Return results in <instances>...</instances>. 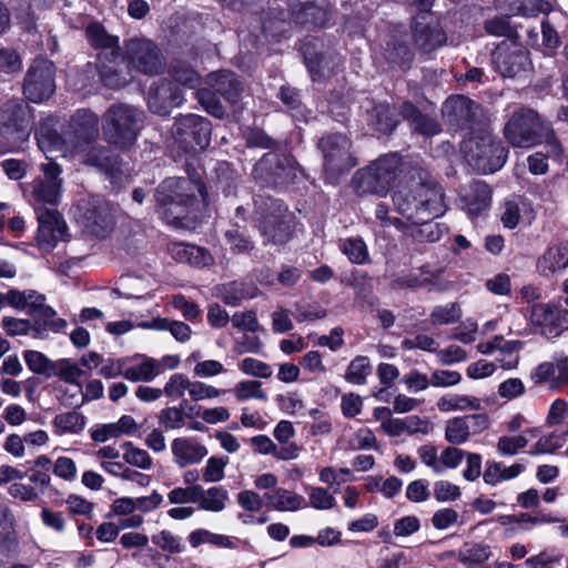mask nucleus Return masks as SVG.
Here are the masks:
<instances>
[{
  "mask_svg": "<svg viewBox=\"0 0 568 568\" xmlns=\"http://www.w3.org/2000/svg\"><path fill=\"white\" fill-rule=\"evenodd\" d=\"M170 72L175 82L186 88L194 89L200 84L197 72L184 63L172 64Z\"/></svg>",
  "mask_w": 568,
  "mask_h": 568,
  "instance_id": "54",
  "label": "nucleus"
},
{
  "mask_svg": "<svg viewBox=\"0 0 568 568\" xmlns=\"http://www.w3.org/2000/svg\"><path fill=\"white\" fill-rule=\"evenodd\" d=\"M393 203L408 222L433 221L447 210L443 187L419 166L409 172L408 184L394 193Z\"/></svg>",
  "mask_w": 568,
  "mask_h": 568,
  "instance_id": "1",
  "label": "nucleus"
},
{
  "mask_svg": "<svg viewBox=\"0 0 568 568\" xmlns=\"http://www.w3.org/2000/svg\"><path fill=\"white\" fill-rule=\"evenodd\" d=\"M206 83L217 94L223 97L227 102H237L241 92L243 91L242 83L236 75L227 70L212 72L206 78Z\"/></svg>",
  "mask_w": 568,
  "mask_h": 568,
  "instance_id": "30",
  "label": "nucleus"
},
{
  "mask_svg": "<svg viewBox=\"0 0 568 568\" xmlns=\"http://www.w3.org/2000/svg\"><path fill=\"white\" fill-rule=\"evenodd\" d=\"M498 7L513 16L534 17L551 10V4L545 0H497Z\"/></svg>",
  "mask_w": 568,
  "mask_h": 568,
  "instance_id": "38",
  "label": "nucleus"
},
{
  "mask_svg": "<svg viewBox=\"0 0 568 568\" xmlns=\"http://www.w3.org/2000/svg\"><path fill=\"white\" fill-rule=\"evenodd\" d=\"M10 306L18 311H26L33 318L53 317L55 311L45 304V296L34 290L19 291L11 288Z\"/></svg>",
  "mask_w": 568,
  "mask_h": 568,
  "instance_id": "23",
  "label": "nucleus"
},
{
  "mask_svg": "<svg viewBox=\"0 0 568 568\" xmlns=\"http://www.w3.org/2000/svg\"><path fill=\"white\" fill-rule=\"evenodd\" d=\"M402 116L409 122L414 132L424 136H433L440 132L438 121L427 114H423L413 103L404 102L400 106Z\"/></svg>",
  "mask_w": 568,
  "mask_h": 568,
  "instance_id": "31",
  "label": "nucleus"
},
{
  "mask_svg": "<svg viewBox=\"0 0 568 568\" xmlns=\"http://www.w3.org/2000/svg\"><path fill=\"white\" fill-rule=\"evenodd\" d=\"M122 447L125 450L123 458L128 464L141 469H150L152 467V458L146 450L135 447L131 442L124 443Z\"/></svg>",
  "mask_w": 568,
  "mask_h": 568,
  "instance_id": "52",
  "label": "nucleus"
},
{
  "mask_svg": "<svg viewBox=\"0 0 568 568\" xmlns=\"http://www.w3.org/2000/svg\"><path fill=\"white\" fill-rule=\"evenodd\" d=\"M77 210V220L84 232L97 237H106L111 233L114 219L104 200L93 197L82 201L78 204Z\"/></svg>",
  "mask_w": 568,
  "mask_h": 568,
  "instance_id": "15",
  "label": "nucleus"
},
{
  "mask_svg": "<svg viewBox=\"0 0 568 568\" xmlns=\"http://www.w3.org/2000/svg\"><path fill=\"white\" fill-rule=\"evenodd\" d=\"M84 153V163L98 168L108 174L111 179H115L121 172V160L118 154L104 145L88 146Z\"/></svg>",
  "mask_w": 568,
  "mask_h": 568,
  "instance_id": "27",
  "label": "nucleus"
},
{
  "mask_svg": "<svg viewBox=\"0 0 568 568\" xmlns=\"http://www.w3.org/2000/svg\"><path fill=\"white\" fill-rule=\"evenodd\" d=\"M372 373V366L368 357L356 356L348 365L345 378L351 384L363 385L366 383L367 376Z\"/></svg>",
  "mask_w": 568,
  "mask_h": 568,
  "instance_id": "44",
  "label": "nucleus"
},
{
  "mask_svg": "<svg viewBox=\"0 0 568 568\" xmlns=\"http://www.w3.org/2000/svg\"><path fill=\"white\" fill-rule=\"evenodd\" d=\"M367 123L383 134L392 133L398 124L395 111L387 103H373L367 109Z\"/></svg>",
  "mask_w": 568,
  "mask_h": 568,
  "instance_id": "33",
  "label": "nucleus"
},
{
  "mask_svg": "<svg viewBox=\"0 0 568 568\" xmlns=\"http://www.w3.org/2000/svg\"><path fill=\"white\" fill-rule=\"evenodd\" d=\"M254 222L265 244L283 245L293 235L294 216L282 200L257 194L253 197Z\"/></svg>",
  "mask_w": 568,
  "mask_h": 568,
  "instance_id": "4",
  "label": "nucleus"
},
{
  "mask_svg": "<svg viewBox=\"0 0 568 568\" xmlns=\"http://www.w3.org/2000/svg\"><path fill=\"white\" fill-rule=\"evenodd\" d=\"M528 444V438L524 435L509 437L501 436L497 443V450L503 456H514L518 453V450L526 447Z\"/></svg>",
  "mask_w": 568,
  "mask_h": 568,
  "instance_id": "64",
  "label": "nucleus"
},
{
  "mask_svg": "<svg viewBox=\"0 0 568 568\" xmlns=\"http://www.w3.org/2000/svg\"><path fill=\"white\" fill-rule=\"evenodd\" d=\"M353 187L358 195H384L388 191L387 187L382 184L381 176H378L371 165L356 172L353 178Z\"/></svg>",
  "mask_w": 568,
  "mask_h": 568,
  "instance_id": "37",
  "label": "nucleus"
},
{
  "mask_svg": "<svg viewBox=\"0 0 568 568\" xmlns=\"http://www.w3.org/2000/svg\"><path fill=\"white\" fill-rule=\"evenodd\" d=\"M462 317V310L457 303H448L436 306L430 315L432 325H448L458 322Z\"/></svg>",
  "mask_w": 568,
  "mask_h": 568,
  "instance_id": "45",
  "label": "nucleus"
},
{
  "mask_svg": "<svg viewBox=\"0 0 568 568\" xmlns=\"http://www.w3.org/2000/svg\"><path fill=\"white\" fill-rule=\"evenodd\" d=\"M58 433L79 434L85 426V417L75 410L59 414L53 419Z\"/></svg>",
  "mask_w": 568,
  "mask_h": 568,
  "instance_id": "42",
  "label": "nucleus"
},
{
  "mask_svg": "<svg viewBox=\"0 0 568 568\" xmlns=\"http://www.w3.org/2000/svg\"><path fill=\"white\" fill-rule=\"evenodd\" d=\"M145 119V112L133 104L113 103L102 115L104 139L116 148L129 149L136 142Z\"/></svg>",
  "mask_w": 568,
  "mask_h": 568,
  "instance_id": "5",
  "label": "nucleus"
},
{
  "mask_svg": "<svg viewBox=\"0 0 568 568\" xmlns=\"http://www.w3.org/2000/svg\"><path fill=\"white\" fill-rule=\"evenodd\" d=\"M462 152L468 165L480 174L500 170L508 156V150L486 126L463 141Z\"/></svg>",
  "mask_w": 568,
  "mask_h": 568,
  "instance_id": "6",
  "label": "nucleus"
},
{
  "mask_svg": "<svg viewBox=\"0 0 568 568\" xmlns=\"http://www.w3.org/2000/svg\"><path fill=\"white\" fill-rule=\"evenodd\" d=\"M184 101L182 91L176 83L161 79L152 84L148 97V106L154 114L169 115L173 108L180 106Z\"/></svg>",
  "mask_w": 568,
  "mask_h": 568,
  "instance_id": "20",
  "label": "nucleus"
},
{
  "mask_svg": "<svg viewBox=\"0 0 568 568\" xmlns=\"http://www.w3.org/2000/svg\"><path fill=\"white\" fill-rule=\"evenodd\" d=\"M163 369L159 361L143 357V362L124 371V378L131 382H151L162 374Z\"/></svg>",
  "mask_w": 568,
  "mask_h": 568,
  "instance_id": "40",
  "label": "nucleus"
},
{
  "mask_svg": "<svg viewBox=\"0 0 568 568\" xmlns=\"http://www.w3.org/2000/svg\"><path fill=\"white\" fill-rule=\"evenodd\" d=\"M433 276H434L433 273H430L428 270H426L425 266H423L419 268L418 274L413 272V273H409L406 275H402L395 281V284L399 288L420 287V286H425V285L432 283Z\"/></svg>",
  "mask_w": 568,
  "mask_h": 568,
  "instance_id": "60",
  "label": "nucleus"
},
{
  "mask_svg": "<svg viewBox=\"0 0 568 568\" xmlns=\"http://www.w3.org/2000/svg\"><path fill=\"white\" fill-rule=\"evenodd\" d=\"M296 172L297 163L293 156L267 153L255 164L253 175L266 185L277 187L293 182Z\"/></svg>",
  "mask_w": 568,
  "mask_h": 568,
  "instance_id": "13",
  "label": "nucleus"
},
{
  "mask_svg": "<svg viewBox=\"0 0 568 568\" xmlns=\"http://www.w3.org/2000/svg\"><path fill=\"white\" fill-rule=\"evenodd\" d=\"M220 296L225 304L231 306H237L247 298L244 285L239 282L224 284L220 290Z\"/></svg>",
  "mask_w": 568,
  "mask_h": 568,
  "instance_id": "62",
  "label": "nucleus"
},
{
  "mask_svg": "<svg viewBox=\"0 0 568 568\" xmlns=\"http://www.w3.org/2000/svg\"><path fill=\"white\" fill-rule=\"evenodd\" d=\"M371 166L378 174V176H381L382 184H384L387 190H389L390 185L397 176V171L400 166V158L395 153L387 154L381 156L373 164H371Z\"/></svg>",
  "mask_w": 568,
  "mask_h": 568,
  "instance_id": "41",
  "label": "nucleus"
},
{
  "mask_svg": "<svg viewBox=\"0 0 568 568\" xmlns=\"http://www.w3.org/2000/svg\"><path fill=\"white\" fill-rule=\"evenodd\" d=\"M262 383L257 381H242L236 384L234 388L235 397L239 402L255 398L260 400H266L267 396L262 390Z\"/></svg>",
  "mask_w": 568,
  "mask_h": 568,
  "instance_id": "53",
  "label": "nucleus"
},
{
  "mask_svg": "<svg viewBox=\"0 0 568 568\" xmlns=\"http://www.w3.org/2000/svg\"><path fill=\"white\" fill-rule=\"evenodd\" d=\"M171 449L174 463L180 468L197 464L207 455L205 446L190 437H179L173 439Z\"/></svg>",
  "mask_w": 568,
  "mask_h": 568,
  "instance_id": "28",
  "label": "nucleus"
},
{
  "mask_svg": "<svg viewBox=\"0 0 568 568\" xmlns=\"http://www.w3.org/2000/svg\"><path fill=\"white\" fill-rule=\"evenodd\" d=\"M124 55L133 68L145 74H156L164 65L159 48L148 39H129L125 42Z\"/></svg>",
  "mask_w": 568,
  "mask_h": 568,
  "instance_id": "17",
  "label": "nucleus"
},
{
  "mask_svg": "<svg viewBox=\"0 0 568 568\" xmlns=\"http://www.w3.org/2000/svg\"><path fill=\"white\" fill-rule=\"evenodd\" d=\"M211 122L196 114L175 119L171 133L185 151L205 150L211 141Z\"/></svg>",
  "mask_w": 568,
  "mask_h": 568,
  "instance_id": "11",
  "label": "nucleus"
},
{
  "mask_svg": "<svg viewBox=\"0 0 568 568\" xmlns=\"http://www.w3.org/2000/svg\"><path fill=\"white\" fill-rule=\"evenodd\" d=\"M395 227L403 232L404 236L416 243H434L440 240L443 229L438 223L395 221Z\"/></svg>",
  "mask_w": 568,
  "mask_h": 568,
  "instance_id": "29",
  "label": "nucleus"
},
{
  "mask_svg": "<svg viewBox=\"0 0 568 568\" xmlns=\"http://www.w3.org/2000/svg\"><path fill=\"white\" fill-rule=\"evenodd\" d=\"M67 325L65 320L54 318V316L36 318L34 338H45L49 331L54 333L63 332Z\"/></svg>",
  "mask_w": 568,
  "mask_h": 568,
  "instance_id": "61",
  "label": "nucleus"
},
{
  "mask_svg": "<svg viewBox=\"0 0 568 568\" xmlns=\"http://www.w3.org/2000/svg\"><path fill=\"white\" fill-rule=\"evenodd\" d=\"M42 175L31 183V202L37 207L55 206L62 195L61 166L52 161L40 164Z\"/></svg>",
  "mask_w": 568,
  "mask_h": 568,
  "instance_id": "14",
  "label": "nucleus"
},
{
  "mask_svg": "<svg viewBox=\"0 0 568 568\" xmlns=\"http://www.w3.org/2000/svg\"><path fill=\"white\" fill-rule=\"evenodd\" d=\"M487 33L496 37H506L509 41H515L517 31L510 26L508 17H498L485 22Z\"/></svg>",
  "mask_w": 568,
  "mask_h": 568,
  "instance_id": "58",
  "label": "nucleus"
},
{
  "mask_svg": "<svg viewBox=\"0 0 568 568\" xmlns=\"http://www.w3.org/2000/svg\"><path fill=\"white\" fill-rule=\"evenodd\" d=\"M190 181L183 178L164 180L155 191L159 214L168 224L178 226L187 214V206L194 201V195L187 193Z\"/></svg>",
  "mask_w": 568,
  "mask_h": 568,
  "instance_id": "8",
  "label": "nucleus"
},
{
  "mask_svg": "<svg viewBox=\"0 0 568 568\" xmlns=\"http://www.w3.org/2000/svg\"><path fill=\"white\" fill-rule=\"evenodd\" d=\"M55 89L54 65L52 62L40 59L30 67L24 79L23 93L34 103L49 99Z\"/></svg>",
  "mask_w": 568,
  "mask_h": 568,
  "instance_id": "16",
  "label": "nucleus"
},
{
  "mask_svg": "<svg viewBox=\"0 0 568 568\" xmlns=\"http://www.w3.org/2000/svg\"><path fill=\"white\" fill-rule=\"evenodd\" d=\"M504 136L514 148L528 149L546 142L555 153H561L550 124L530 108H519L511 113L505 124Z\"/></svg>",
  "mask_w": 568,
  "mask_h": 568,
  "instance_id": "3",
  "label": "nucleus"
},
{
  "mask_svg": "<svg viewBox=\"0 0 568 568\" xmlns=\"http://www.w3.org/2000/svg\"><path fill=\"white\" fill-rule=\"evenodd\" d=\"M99 136V118L90 110H78L71 118L68 143L77 152H84Z\"/></svg>",
  "mask_w": 568,
  "mask_h": 568,
  "instance_id": "18",
  "label": "nucleus"
},
{
  "mask_svg": "<svg viewBox=\"0 0 568 568\" xmlns=\"http://www.w3.org/2000/svg\"><path fill=\"white\" fill-rule=\"evenodd\" d=\"M196 503L201 509L220 513L225 508V503L229 499V493L221 486H213L204 489L197 485Z\"/></svg>",
  "mask_w": 568,
  "mask_h": 568,
  "instance_id": "39",
  "label": "nucleus"
},
{
  "mask_svg": "<svg viewBox=\"0 0 568 568\" xmlns=\"http://www.w3.org/2000/svg\"><path fill=\"white\" fill-rule=\"evenodd\" d=\"M437 406L442 412L479 409L480 400L467 395L443 396L439 398Z\"/></svg>",
  "mask_w": 568,
  "mask_h": 568,
  "instance_id": "43",
  "label": "nucleus"
},
{
  "mask_svg": "<svg viewBox=\"0 0 568 568\" xmlns=\"http://www.w3.org/2000/svg\"><path fill=\"white\" fill-rule=\"evenodd\" d=\"M305 63L313 81H322L335 73L342 58L334 52L318 53L306 43L302 48Z\"/></svg>",
  "mask_w": 568,
  "mask_h": 568,
  "instance_id": "25",
  "label": "nucleus"
},
{
  "mask_svg": "<svg viewBox=\"0 0 568 568\" xmlns=\"http://www.w3.org/2000/svg\"><path fill=\"white\" fill-rule=\"evenodd\" d=\"M224 237L234 254H248L255 248V243L247 232L246 224L231 222Z\"/></svg>",
  "mask_w": 568,
  "mask_h": 568,
  "instance_id": "36",
  "label": "nucleus"
},
{
  "mask_svg": "<svg viewBox=\"0 0 568 568\" xmlns=\"http://www.w3.org/2000/svg\"><path fill=\"white\" fill-rule=\"evenodd\" d=\"M317 148L323 158L325 181L335 184L339 178L357 165L351 140L341 133L327 134L318 140Z\"/></svg>",
  "mask_w": 568,
  "mask_h": 568,
  "instance_id": "7",
  "label": "nucleus"
},
{
  "mask_svg": "<svg viewBox=\"0 0 568 568\" xmlns=\"http://www.w3.org/2000/svg\"><path fill=\"white\" fill-rule=\"evenodd\" d=\"M264 499L268 508L278 511H295L305 505L302 496L281 487L265 493Z\"/></svg>",
  "mask_w": 568,
  "mask_h": 568,
  "instance_id": "34",
  "label": "nucleus"
},
{
  "mask_svg": "<svg viewBox=\"0 0 568 568\" xmlns=\"http://www.w3.org/2000/svg\"><path fill=\"white\" fill-rule=\"evenodd\" d=\"M329 19L325 0H291L287 8L272 7L262 21V29L273 39L284 37L292 23L306 29L322 28Z\"/></svg>",
  "mask_w": 568,
  "mask_h": 568,
  "instance_id": "2",
  "label": "nucleus"
},
{
  "mask_svg": "<svg viewBox=\"0 0 568 568\" xmlns=\"http://www.w3.org/2000/svg\"><path fill=\"white\" fill-rule=\"evenodd\" d=\"M191 382L184 374H173L162 390L169 397L180 398L186 390L190 393Z\"/></svg>",
  "mask_w": 568,
  "mask_h": 568,
  "instance_id": "63",
  "label": "nucleus"
},
{
  "mask_svg": "<svg viewBox=\"0 0 568 568\" xmlns=\"http://www.w3.org/2000/svg\"><path fill=\"white\" fill-rule=\"evenodd\" d=\"M442 113L446 124L455 131H467L471 135L486 126L481 106L465 95L448 98Z\"/></svg>",
  "mask_w": 568,
  "mask_h": 568,
  "instance_id": "9",
  "label": "nucleus"
},
{
  "mask_svg": "<svg viewBox=\"0 0 568 568\" xmlns=\"http://www.w3.org/2000/svg\"><path fill=\"white\" fill-rule=\"evenodd\" d=\"M490 200L491 190L483 181H473L459 190L460 206L473 219L488 210Z\"/></svg>",
  "mask_w": 568,
  "mask_h": 568,
  "instance_id": "22",
  "label": "nucleus"
},
{
  "mask_svg": "<svg viewBox=\"0 0 568 568\" xmlns=\"http://www.w3.org/2000/svg\"><path fill=\"white\" fill-rule=\"evenodd\" d=\"M51 374L71 384H78L79 378L84 374L80 366L69 358L54 362Z\"/></svg>",
  "mask_w": 568,
  "mask_h": 568,
  "instance_id": "48",
  "label": "nucleus"
},
{
  "mask_svg": "<svg viewBox=\"0 0 568 568\" xmlns=\"http://www.w3.org/2000/svg\"><path fill=\"white\" fill-rule=\"evenodd\" d=\"M39 222L37 241L41 248L51 251L65 236L67 225L54 209L36 207Z\"/></svg>",
  "mask_w": 568,
  "mask_h": 568,
  "instance_id": "19",
  "label": "nucleus"
},
{
  "mask_svg": "<svg viewBox=\"0 0 568 568\" xmlns=\"http://www.w3.org/2000/svg\"><path fill=\"white\" fill-rule=\"evenodd\" d=\"M90 45L98 50V60L114 62L120 55L119 38L110 34L99 22H91L85 28Z\"/></svg>",
  "mask_w": 568,
  "mask_h": 568,
  "instance_id": "24",
  "label": "nucleus"
},
{
  "mask_svg": "<svg viewBox=\"0 0 568 568\" xmlns=\"http://www.w3.org/2000/svg\"><path fill=\"white\" fill-rule=\"evenodd\" d=\"M525 203L520 197L506 200L501 206L500 221L507 229H515L520 221L521 206Z\"/></svg>",
  "mask_w": 568,
  "mask_h": 568,
  "instance_id": "51",
  "label": "nucleus"
},
{
  "mask_svg": "<svg viewBox=\"0 0 568 568\" xmlns=\"http://www.w3.org/2000/svg\"><path fill=\"white\" fill-rule=\"evenodd\" d=\"M412 29L416 45L425 52H430L446 42V34L438 21L414 20Z\"/></svg>",
  "mask_w": 568,
  "mask_h": 568,
  "instance_id": "26",
  "label": "nucleus"
},
{
  "mask_svg": "<svg viewBox=\"0 0 568 568\" xmlns=\"http://www.w3.org/2000/svg\"><path fill=\"white\" fill-rule=\"evenodd\" d=\"M568 312L561 307L549 304H536L530 312L532 325L542 328L547 337L558 336L562 329L568 328Z\"/></svg>",
  "mask_w": 568,
  "mask_h": 568,
  "instance_id": "21",
  "label": "nucleus"
},
{
  "mask_svg": "<svg viewBox=\"0 0 568 568\" xmlns=\"http://www.w3.org/2000/svg\"><path fill=\"white\" fill-rule=\"evenodd\" d=\"M495 70L504 78H521L532 68L529 52L516 41H503L493 52Z\"/></svg>",
  "mask_w": 568,
  "mask_h": 568,
  "instance_id": "12",
  "label": "nucleus"
},
{
  "mask_svg": "<svg viewBox=\"0 0 568 568\" xmlns=\"http://www.w3.org/2000/svg\"><path fill=\"white\" fill-rule=\"evenodd\" d=\"M467 430V424H465L462 417H455L447 422L445 428V438L447 442L454 445L465 443L469 438Z\"/></svg>",
  "mask_w": 568,
  "mask_h": 568,
  "instance_id": "55",
  "label": "nucleus"
},
{
  "mask_svg": "<svg viewBox=\"0 0 568 568\" xmlns=\"http://www.w3.org/2000/svg\"><path fill=\"white\" fill-rule=\"evenodd\" d=\"M152 327L159 331H169L172 336L179 342H186L191 337V327L179 321H171L169 318H158L153 321Z\"/></svg>",
  "mask_w": 568,
  "mask_h": 568,
  "instance_id": "49",
  "label": "nucleus"
},
{
  "mask_svg": "<svg viewBox=\"0 0 568 568\" xmlns=\"http://www.w3.org/2000/svg\"><path fill=\"white\" fill-rule=\"evenodd\" d=\"M33 114L22 100H10L0 109V133L12 144L28 140L32 131Z\"/></svg>",
  "mask_w": 568,
  "mask_h": 568,
  "instance_id": "10",
  "label": "nucleus"
},
{
  "mask_svg": "<svg viewBox=\"0 0 568 568\" xmlns=\"http://www.w3.org/2000/svg\"><path fill=\"white\" fill-rule=\"evenodd\" d=\"M91 70L98 72L100 81L109 89L119 90L130 82L128 75L114 65L113 62L98 60L95 64L88 63L87 72Z\"/></svg>",
  "mask_w": 568,
  "mask_h": 568,
  "instance_id": "35",
  "label": "nucleus"
},
{
  "mask_svg": "<svg viewBox=\"0 0 568 568\" xmlns=\"http://www.w3.org/2000/svg\"><path fill=\"white\" fill-rule=\"evenodd\" d=\"M342 250L353 263L363 264L368 258L366 244L359 237L345 240Z\"/></svg>",
  "mask_w": 568,
  "mask_h": 568,
  "instance_id": "57",
  "label": "nucleus"
},
{
  "mask_svg": "<svg viewBox=\"0 0 568 568\" xmlns=\"http://www.w3.org/2000/svg\"><path fill=\"white\" fill-rule=\"evenodd\" d=\"M568 266V241L549 247L538 260L537 267L541 275L549 276Z\"/></svg>",
  "mask_w": 568,
  "mask_h": 568,
  "instance_id": "32",
  "label": "nucleus"
},
{
  "mask_svg": "<svg viewBox=\"0 0 568 568\" xmlns=\"http://www.w3.org/2000/svg\"><path fill=\"white\" fill-rule=\"evenodd\" d=\"M215 94L216 92L209 88H202L195 92L197 101L206 112L215 118L222 119L226 112Z\"/></svg>",
  "mask_w": 568,
  "mask_h": 568,
  "instance_id": "50",
  "label": "nucleus"
},
{
  "mask_svg": "<svg viewBox=\"0 0 568 568\" xmlns=\"http://www.w3.org/2000/svg\"><path fill=\"white\" fill-rule=\"evenodd\" d=\"M186 400H183L179 407H165L159 414V424L165 429H179L185 424L184 408Z\"/></svg>",
  "mask_w": 568,
  "mask_h": 568,
  "instance_id": "46",
  "label": "nucleus"
},
{
  "mask_svg": "<svg viewBox=\"0 0 568 568\" xmlns=\"http://www.w3.org/2000/svg\"><path fill=\"white\" fill-rule=\"evenodd\" d=\"M152 542L169 554H179L183 550L181 538L169 530H161L152 536Z\"/></svg>",
  "mask_w": 568,
  "mask_h": 568,
  "instance_id": "59",
  "label": "nucleus"
},
{
  "mask_svg": "<svg viewBox=\"0 0 568 568\" xmlns=\"http://www.w3.org/2000/svg\"><path fill=\"white\" fill-rule=\"evenodd\" d=\"M4 332L12 337L27 336L31 334L34 337L36 318L33 321L27 318H17L6 316L1 321Z\"/></svg>",
  "mask_w": 568,
  "mask_h": 568,
  "instance_id": "47",
  "label": "nucleus"
},
{
  "mask_svg": "<svg viewBox=\"0 0 568 568\" xmlns=\"http://www.w3.org/2000/svg\"><path fill=\"white\" fill-rule=\"evenodd\" d=\"M23 357L31 372L36 374H51L54 362H51L42 353L38 351H26Z\"/></svg>",
  "mask_w": 568,
  "mask_h": 568,
  "instance_id": "56",
  "label": "nucleus"
}]
</instances>
